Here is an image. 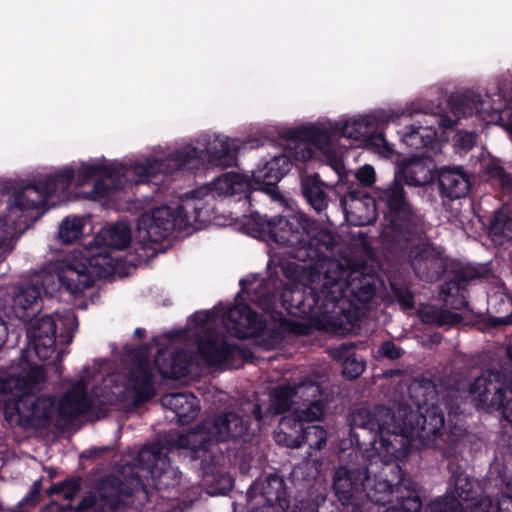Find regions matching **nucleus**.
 <instances>
[{
  "instance_id": "nucleus-1",
  "label": "nucleus",
  "mask_w": 512,
  "mask_h": 512,
  "mask_svg": "<svg viewBox=\"0 0 512 512\" xmlns=\"http://www.w3.org/2000/svg\"><path fill=\"white\" fill-rule=\"evenodd\" d=\"M262 239L286 248L290 260H281L279 268L292 286L310 287L323 281L324 262L332 254L337 241L326 229H319L311 218L302 213L288 217H268L251 212L247 220Z\"/></svg>"
},
{
  "instance_id": "nucleus-2",
  "label": "nucleus",
  "mask_w": 512,
  "mask_h": 512,
  "mask_svg": "<svg viewBox=\"0 0 512 512\" xmlns=\"http://www.w3.org/2000/svg\"><path fill=\"white\" fill-rule=\"evenodd\" d=\"M253 285V280L242 278L233 302L220 301L212 309L196 311L186 320H289L277 310L279 298L288 314L298 320H339L326 315V312L321 318L315 312V307L324 297L321 287L318 291V284L306 287L310 290L309 295L298 288L284 289L283 281L272 274L255 287Z\"/></svg>"
},
{
  "instance_id": "nucleus-3",
  "label": "nucleus",
  "mask_w": 512,
  "mask_h": 512,
  "mask_svg": "<svg viewBox=\"0 0 512 512\" xmlns=\"http://www.w3.org/2000/svg\"><path fill=\"white\" fill-rule=\"evenodd\" d=\"M98 175L101 177L91 191L93 199L108 198L124 189V181L116 168L95 163H83L76 175L73 168L64 167L34 183L16 188L9 197L7 212L0 217V245L10 230L23 233L29 229L39 218L34 212L44 207L47 199L57 192H67L75 177L76 185L81 187Z\"/></svg>"
},
{
  "instance_id": "nucleus-4",
  "label": "nucleus",
  "mask_w": 512,
  "mask_h": 512,
  "mask_svg": "<svg viewBox=\"0 0 512 512\" xmlns=\"http://www.w3.org/2000/svg\"><path fill=\"white\" fill-rule=\"evenodd\" d=\"M351 425L371 433L370 444L381 448L392 445L391 437L403 436L411 441H419L424 448L444 451L445 418L436 406H430L424 412L415 413L406 406H399L392 412L384 406L358 408L351 414Z\"/></svg>"
},
{
  "instance_id": "nucleus-5",
  "label": "nucleus",
  "mask_w": 512,
  "mask_h": 512,
  "mask_svg": "<svg viewBox=\"0 0 512 512\" xmlns=\"http://www.w3.org/2000/svg\"><path fill=\"white\" fill-rule=\"evenodd\" d=\"M93 242L95 246H84L75 250L69 262L61 267L58 279L70 292H83L93 286L97 279L114 275L116 259L110 250H124L131 243V229L124 222L102 228Z\"/></svg>"
},
{
  "instance_id": "nucleus-6",
  "label": "nucleus",
  "mask_w": 512,
  "mask_h": 512,
  "mask_svg": "<svg viewBox=\"0 0 512 512\" xmlns=\"http://www.w3.org/2000/svg\"><path fill=\"white\" fill-rule=\"evenodd\" d=\"M46 381L44 368L27 361L19 374L2 381L0 389L7 396L4 413L11 424L42 427L56 418L55 400L51 396H37Z\"/></svg>"
},
{
  "instance_id": "nucleus-7",
  "label": "nucleus",
  "mask_w": 512,
  "mask_h": 512,
  "mask_svg": "<svg viewBox=\"0 0 512 512\" xmlns=\"http://www.w3.org/2000/svg\"><path fill=\"white\" fill-rule=\"evenodd\" d=\"M382 283L380 276L366 264L345 269L339 262H331L325 269L321 292L326 302L339 309L345 320H361L354 303L369 302Z\"/></svg>"
},
{
  "instance_id": "nucleus-8",
  "label": "nucleus",
  "mask_w": 512,
  "mask_h": 512,
  "mask_svg": "<svg viewBox=\"0 0 512 512\" xmlns=\"http://www.w3.org/2000/svg\"><path fill=\"white\" fill-rule=\"evenodd\" d=\"M226 330L239 339L251 340L255 345L270 350L290 336L311 335L323 331L346 337L359 333L358 322H226Z\"/></svg>"
},
{
  "instance_id": "nucleus-9",
  "label": "nucleus",
  "mask_w": 512,
  "mask_h": 512,
  "mask_svg": "<svg viewBox=\"0 0 512 512\" xmlns=\"http://www.w3.org/2000/svg\"><path fill=\"white\" fill-rule=\"evenodd\" d=\"M422 226H417L411 234H396L383 238L382 245L392 260L400 266H407L420 280L433 282L443 272V261L433 244L417 242Z\"/></svg>"
},
{
  "instance_id": "nucleus-10",
  "label": "nucleus",
  "mask_w": 512,
  "mask_h": 512,
  "mask_svg": "<svg viewBox=\"0 0 512 512\" xmlns=\"http://www.w3.org/2000/svg\"><path fill=\"white\" fill-rule=\"evenodd\" d=\"M202 191L194 190L191 196L182 200L175 208L170 206L155 207L138 220L137 228L142 237L151 243L164 241L174 230L185 231L198 222L204 209Z\"/></svg>"
},
{
  "instance_id": "nucleus-11",
  "label": "nucleus",
  "mask_w": 512,
  "mask_h": 512,
  "mask_svg": "<svg viewBox=\"0 0 512 512\" xmlns=\"http://www.w3.org/2000/svg\"><path fill=\"white\" fill-rule=\"evenodd\" d=\"M372 201L375 209L383 214L387 222L381 233V240L394 238L396 234H411L417 226L423 225V217L409 201L399 176L394 175L390 183L375 187Z\"/></svg>"
},
{
  "instance_id": "nucleus-12",
  "label": "nucleus",
  "mask_w": 512,
  "mask_h": 512,
  "mask_svg": "<svg viewBox=\"0 0 512 512\" xmlns=\"http://www.w3.org/2000/svg\"><path fill=\"white\" fill-rule=\"evenodd\" d=\"M198 354L209 366L237 368L243 363L246 352L230 343L222 332L212 328L213 322H194Z\"/></svg>"
},
{
  "instance_id": "nucleus-13",
  "label": "nucleus",
  "mask_w": 512,
  "mask_h": 512,
  "mask_svg": "<svg viewBox=\"0 0 512 512\" xmlns=\"http://www.w3.org/2000/svg\"><path fill=\"white\" fill-rule=\"evenodd\" d=\"M198 354L209 366L237 368L243 363L246 352L230 343L222 332L212 328L213 322H194Z\"/></svg>"
},
{
  "instance_id": "nucleus-14",
  "label": "nucleus",
  "mask_w": 512,
  "mask_h": 512,
  "mask_svg": "<svg viewBox=\"0 0 512 512\" xmlns=\"http://www.w3.org/2000/svg\"><path fill=\"white\" fill-rule=\"evenodd\" d=\"M478 405L486 410L500 411L512 422V375L499 371H485L470 386Z\"/></svg>"
},
{
  "instance_id": "nucleus-15",
  "label": "nucleus",
  "mask_w": 512,
  "mask_h": 512,
  "mask_svg": "<svg viewBox=\"0 0 512 512\" xmlns=\"http://www.w3.org/2000/svg\"><path fill=\"white\" fill-rule=\"evenodd\" d=\"M200 151L195 147H187L175 151L167 159H148L145 163L134 166L137 183L151 182L157 184L164 180L165 175L175 171L193 169L199 163Z\"/></svg>"
},
{
  "instance_id": "nucleus-16",
  "label": "nucleus",
  "mask_w": 512,
  "mask_h": 512,
  "mask_svg": "<svg viewBox=\"0 0 512 512\" xmlns=\"http://www.w3.org/2000/svg\"><path fill=\"white\" fill-rule=\"evenodd\" d=\"M284 138L295 162L304 164L314 156L311 146L323 151L329 148L332 131L315 125L299 126L285 131Z\"/></svg>"
},
{
  "instance_id": "nucleus-17",
  "label": "nucleus",
  "mask_w": 512,
  "mask_h": 512,
  "mask_svg": "<svg viewBox=\"0 0 512 512\" xmlns=\"http://www.w3.org/2000/svg\"><path fill=\"white\" fill-rule=\"evenodd\" d=\"M147 355L145 347H139L129 353L128 361L131 362V367L126 376L123 397L134 395L138 401H145L154 395L152 365Z\"/></svg>"
},
{
  "instance_id": "nucleus-18",
  "label": "nucleus",
  "mask_w": 512,
  "mask_h": 512,
  "mask_svg": "<svg viewBox=\"0 0 512 512\" xmlns=\"http://www.w3.org/2000/svg\"><path fill=\"white\" fill-rule=\"evenodd\" d=\"M492 274L490 263L462 264L452 265L447 279L441 286V294L446 297H460L461 305L466 304L468 285L478 279H487Z\"/></svg>"
},
{
  "instance_id": "nucleus-19",
  "label": "nucleus",
  "mask_w": 512,
  "mask_h": 512,
  "mask_svg": "<svg viewBox=\"0 0 512 512\" xmlns=\"http://www.w3.org/2000/svg\"><path fill=\"white\" fill-rule=\"evenodd\" d=\"M392 297L400 306V309L407 315L412 316L415 312L418 320H464L461 314L437 308L433 305L421 304L415 309V297L413 292L404 284H399L396 279H389Z\"/></svg>"
},
{
  "instance_id": "nucleus-20",
  "label": "nucleus",
  "mask_w": 512,
  "mask_h": 512,
  "mask_svg": "<svg viewBox=\"0 0 512 512\" xmlns=\"http://www.w3.org/2000/svg\"><path fill=\"white\" fill-rule=\"evenodd\" d=\"M293 162L295 159L288 147L285 153L266 161L262 167L252 172L256 189L269 195L276 193L277 184L290 171Z\"/></svg>"
},
{
  "instance_id": "nucleus-21",
  "label": "nucleus",
  "mask_w": 512,
  "mask_h": 512,
  "mask_svg": "<svg viewBox=\"0 0 512 512\" xmlns=\"http://www.w3.org/2000/svg\"><path fill=\"white\" fill-rule=\"evenodd\" d=\"M395 176H399L409 186H424L436 178L435 165L430 157L414 155L404 158L398 164Z\"/></svg>"
},
{
  "instance_id": "nucleus-22",
  "label": "nucleus",
  "mask_w": 512,
  "mask_h": 512,
  "mask_svg": "<svg viewBox=\"0 0 512 512\" xmlns=\"http://www.w3.org/2000/svg\"><path fill=\"white\" fill-rule=\"evenodd\" d=\"M440 194L451 200L464 198L471 189V177L461 166H443L436 169Z\"/></svg>"
},
{
  "instance_id": "nucleus-23",
  "label": "nucleus",
  "mask_w": 512,
  "mask_h": 512,
  "mask_svg": "<svg viewBox=\"0 0 512 512\" xmlns=\"http://www.w3.org/2000/svg\"><path fill=\"white\" fill-rule=\"evenodd\" d=\"M129 494L130 492L124 491L120 487L119 480L116 478L108 479L101 482L99 485L98 498L94 495H89L85 497L77 507H75V509L85 510L88 508H94V510L100 512H112L121 503L122 496Z\"/></svg>"
},
{
  "instance_id": "nucleus-24",
  "label": "nucleus",
  "mask_w": 512,
  "mask_h": 512,
  "mask_svg": "<svg viewBox=\"0 0 512 512\" xmlns=\"http://www.w3.org/2000/svg\"><path fill=\"white\" fill-rule=\"evenodd\" d=\"M209 419L204 420L195 428L184 434L178 435L171 441V448L190 450L193 458L199 457V452H207L212 445L217 443L213 435Z\"/></svg>"
},
{
  "instance_id": "nucleus-25",
  "label": "nucleus",
  "mask_w": 512,
  "mask_h": 512,
  "mask_svg": "<svg viewBox=\"0 0 512 512\" xmlns=\"http://www.w3.org/2000/svg\"><path fill=\"white\" fill-rule=\"evenodd\" d=\"M91 405L83 379L75 382L62 396L56 407V417L67 421L84 413Z\"/></svg>"
},
{
  "instance_id": "nucleus-26",
  "label": "nucleus",
  "mask_w": 512,
  "mask_h": 512,
  "mask_svg": "<svg viewBox=\"0 0 512 512\" xmlns=\"http://www.w3.org/2000/svg\"><path fill=\"white\" fill-rule=\"evenodd\" d=\"M209 421L217 443L240 439L249 428L248 421L234 411L221 413Z\"/></svg>"
},
{
  "instance_id": "nucleus-27",
  "label": "nucleus",
  "mask_w": 512,
  "mask_h": 512,
  "mask_svg": "<svg viewBox=\"0 0 512 512\" xmlns=\"http://www.w3.org/2000/svg\"><path fill=\"white\" fill-rule=\"evenodd\" d=\"M252 490L262 494L268 506L278 504L284 512H297L299 509L286 495L284 480L277 475H268L263 479H258Z\"/></svg>"
},
{
  "instance_id": "nucleus-28",
  "label": "nucleus",
  "mask_w": 512,
  "mask_h": 512,
  "mask_svg": "<svg viewBox=\"0 0 512 512\" xmlns=\"http://www.w3.org/2000/svg\"><path fill=\"white\" fill-rule=\"evenodd\" d=\"M25 329L37 357L50 358L55 351L56 322H26Z\"/></svg>"
},
{
  "instance_id": "nucleus-29",
  "label": "nucleus",
  "mask_w": 512,
  "mask_h": 512,
  "mask_svg": "<svg viewBox=\"0 0 512 512\" xmlns=\"http://www.w3.org/2000/svg\"><path fill=\"white\" fill-rule=\"evenodd\" d=\"M474 484L466 477L459 476L455 482V496H448L431 503V512H462L461 501H470L475 498Z\"/></svg>"
},
{
  "instance_id": "nucleus-30",
  "label": "nucleus",
  "mask_w": 512,
  "mask_h": 512,
  "mask_svg": "<svg viewBox=\"0 0 512 512\" xmlns=\"http://www.w3.org/2000/svg\"><path fill=\"white\" fill-rule=\"evenodd\" d=\"M161 403L176 414L181 424L189 423L199 412L197 398L189 393L167 394L162 397Z\"/></svg>"
},
{
  "instance_id": "nucleus-31",
  "label": "nucleus",
  "mask_w": 512,
  "mask_h": 512,
  "mask_svg": "<svg viewBox=\"0 0 512 512\" xmlns=\"http://www.w3.org/2000/svg\"><path fill=\"white\" fill-rule=\"evenodd\" d=\"M328 186L321 180L317 173L301 177V193L306 202L318 213L327 209L329 197L326 189Z\"/></svg>"
},
{
  "instance_id": "nucleus-32",
  "label": "nucleus",
  "mask_w": 512,
  "mask_h": 512,
  "mask_svg": "<svg viewBox=\"0 0 512 512\" xmlns=\"http://www.w3.org/2000/svg\"><path fill=\"white\" fill-rule=\"evenodd\" d=\"M330 356L342 366V375L350 380L358 378L365 370V362L354 353L353 343H343L329 349Z\"/></svg>"
},
{
  "instance_id": "nucleus-33",
  "label": "nucleus",
  "mask_w": 512,
  "mask_h": 512,
  "mask_svg": "<svg viewBox=\"0 0 512 512\" xmlns=\"http://www.w3.org/2000/svg\"><path fill=\"white\" fill-rule=\"evenodd\" d=\"M294 392L292 386L278 387L270 396L269 404L263 407L262 404H256L253 409L255 419L261 420L264 415H277L289 410L294 403Z\"/></svg>"
},
{
  "instance_id": "nucleus-34",
  "label": "nucleus",
  "mask_w": 512,
  "mask_h": 512,
  "mask_svg": "<svg viewBox=\"0 0 512 512\" xmlns=\"http://www.w3.org/2000/svg\"><path fill=\"white\" fill-rule=\"evenodd\" d=\"M205 149L208 154V161L213 166L225 168L236 164V147L230 145L227 137L214 136L213 139L208 140Z\"/></svg>"
},
{
  "instance_id": "nucleus-35",
  "label": "nucleus",
  "mask_w": 512,
  "mask_h": 512,
  "mask_svg": "<svg viewBox=\"0 0 512 512\" xmlns=\"http://www.w3.org/2000/svg\"><path fill=\"white\" fill-rule=\"evenodd\" d=\"M138 462L154 479H160L171 472L170 463L159 446L143 448L138 454Z\"/></svg>"
},
{
  "instance_id": "nucleus-36",
  "label": "nucleus",
  "mask_w": 512,
  "mask_h": 512,
  "mask_svg": "<svg viewBox=\"0 0 512 512\" xmlns=\"http://www.w3.org/2000/svg\"><path fill=\"white\" fill-rule=\"evenodd\" d=\"M154 366L164 377L180 378L187 374L188 368L185 360L179 353L170 349H163L158 352L154 360Z\"/></svg>"
},
{
  "instance_id": "nucleus-37",
  "label": "nucleus",
  "mask_w": 512,
  "mask_h": 512,
  "mask_svg": "<svg viewBox=\"0 0 512 512\" xmlns=\"http://www.w3.org/2000/svg\"><path fill=\"white\" fill-rule=\"evenodd\" d=\"M414 495L412 492L407 491V495L403 493V485L398 482L395 485L390 484L386 479H380L375 482L373 487L368 491V497L376 504L385 505L393 502L395 495L399 506L401 502L409 495Z\"/></svg>"
},
{
  "instance_id": "nucleus-38",
  "label": "nucleus",
  "mask_w": 512,
  "mask_h": 512,
  "mask_svg": "<svg viewBox=\"0 0 512 512\" xmlns=\"http://www.w3.org/2000/svg\"><path fill=\"white\" fill-rule=\"evenodd\" d=\"M377 119L373 116H363L352 121H346L339 128L336 127L338 135L364 142L371 128L376 127Z\"/></svg>"
},
{
  "instance_id": "nucleus-39",
  "label": "nucleus",
  "mask_w": 512,
  "mask_h": 512,
  "mask_svg": "<svg viewBox=\"0 0 512 512\" xmlns=\"http://www.w3.org/2000/svg\"><path fill=\"white\" fill-rule=\"evenodd\" d=\"M451 110L457 117H468L478 112L483 105L480 95L462 94L457 97H450Z\"/></svg>"
},
{
  "instance_id": "nucleus-40",
  "label": "nucleus",
  "mask_w": 512,
  "mask_h": 512,
  "mask_svg": "<svg viewBox=\"0 0 512 512\" xmlns=\"http://www.w3.org/2000/svg\"><path fill=\"white\" fill-rule=\"evenodd\" d=\"M489 233L495 241L502 243L512 240V218L502 211L494 213L489 226Z\"/></svg>"
},
{
  "instance_id": "nucleus-41",
  "label": "nucleus",
  "mask_w": 512,
  "mask_h": 512,
  "mask_svg": "<svg viewBox=\"0 0 512 512\" xmlns=\"http://www.w3.org/2000/svg\"><path fill=\"white\" fill-rule=\"evenodd\" d=\"M357 478L354 472L346 468H339L334 474V488L337 495L341 500H348L353 492L354 486L357 483Z\"/></svg>"
},
{
  "instance_id": "nucleus-42",
  "label": "nucleus",
  "mask_w": 512,
  "mask_h": 512,
  "mask_svg": "<svg viewBox=\"0 0 512 512\" xmlns=\"http://www.w3.org/2000/svg\"><path fill=\"white\" fill-rule=\"evenodd\" d=\"M83 224L79 218H65L59 226L58 238L64 244H71L82 235Z\"/></svg>"
},
{
  "instance_id": "nucleus-43",
  "label": "nucleus",
  "mask_w": 512,
  "mask_h": 512,
  "mask_svg": "<svg viewBox=\"0 0 512 512\" xmlns=\"http://www.w3.org/2000/svg\"><path fill=\"white\" fill-rule=\"evenodd\" d=\"M294 396L302 403H310L313 400H321V389L320 386L313 382L307 381L300 383L296 386H292Z\"/></svg>"
},
{
  "instance_id": "nucleus-44",
  "label": "nucleus",
  "mask_w": 512,
  "mask_h": 512,
  "mask_svg": "<svg viewBox=\"0 0 512 512\" xmlns=\"http://www.w3.org/2000/svg\"><path fill=\"white\" fill-rule=\"evenodd\" d=\"M302 438L311 448L321 450L326 445L327 433L321 426L313 425L305 428Z\"/></svg>"
},
{
  "instance_id": "nucleus-45",
  "label": "nucleus",
  "mask_w": 512,
  "mask_h": 512,
  "mask_svg": "<svg viewBox=\"0 0 512 512\" xmlns=\"http://www.w3.org/2000/svg\"><path fill=\"white\" fill-rule=\"evenodd\" d=\"M324 414V405L321 400H313L310 403H302V407L297 409V415L304 422L320 420Z\"/></svg>"
},
{
  "instance_id": "nucleus-46",
  "label": "nucleus",
  "mask_w": 512,
  "mask_h": 512,
  "mask_svg": "<svg viewBox=\"0 0 512 512\" xmlns=\"http://www.w3.org/2000/svg\"><path fill=\"white\" fill-rule=\"evenodd\" d=\"M231 184H232V195L237 194H248L256 189V184L253 180V174L251 177H248L244 174H239L235 172H231Z\"/></svg>"
},
{
  "instance_id": "nucleus-47",
  "label": "nucleus",
  "mask_w": 512,
  "mask_h": 512,
  "mask_svg": "<svg viewBox=\"0 0 512 512\" xmlns=\"http://www.w3.org/2000/svg\"><path fill=\"white\" fill-rule=\"evenodd\" d=\"M79 490L80 483L78 480H67L62 483L53 485L49 490V494H59L65 500L70 501L75 497Z\"/></svg>"
},
{
  "instance_id": "nucleus-48",
  "label": "nucleus",
  "mask_w": 512,
  "mask_h": 512,
  "mask_svg": "<svg viewBox=\"0 0 512 512\" xmlns=\"http://www.w3.org/2000/svg\"><path fill=\"white\" fill-rule=\"evenodd\" d=\"M303 423V419H301V417L297 415L296 410L293 414L282 417V419L280 420L279 427L282 430H287L300 437L305 430L303 428Z\"/></svg>"
},
{
  "instance_id": "nucleus-49",
  "label": "nucleus",
  "mask_w": 512,
  "mask_h": 512,
  "mask_svg": "<svg viewBox=\"0 0 512 512\" xmlns=\"http://www.w3.org/2000/svg\"><path fill=\"white\" fill-rule=\"evenodd\" d=\"M420 135H422L421 125H410L409 127H406V131L403 134L402 140L407 146L413 149H422L423 142L422 138H420Z\"/></svg>"
},
{
  "instance_id": "nucleus-50",
  "label": "nucleus",
  "mask_w": 512,
  "mask_h": 512,
  "mask_svg": "<svg viewBox=\"0 0 512 512\" xmlns=\"http://www.w3.org/2000/svg\"><path fill=\"white\" fill-rule=\"evenodd\" d=\"M421 501L416 495H409L401 502V509L397 506L389 507L386 512H418L421 509Z\"/></svg>"
},
{
  "instance_id": "nucleus-51",
  "label": "nucleus",
  "mask_w": 512,
  "mask_h": 512,
  "mask_svg": "<svg viewBox=\"0 0 512 512\" xmlns=\"http://www.w3.org/2000/svg\"><path fill=\"white\" fill-rule=\"evenodd\" d=\"M275 440L277 443L290 448H299L302 444V440L298 435L287 430H282L280 427L279 430L275 432Z\"/></svg>"
},
{
  "instance_id": "nucleus-52",
  "label": "nucleus",
  "mask_w": 512,
  "mask_h": 512,
  "mask_svg": "<svg viewBox=\"0 0 512 512\" xmlns=\"http://www.w3.org/2000/svg\"><path fill=\"white\" fill-rule=\"evenodd\" d=\"M378 126L375 128H371L367 137L364 140V143L369 147H374L376 149H385L388 148V143L386 138L382 132L377 131Z\"/></svg>"
},
{
  "instance_id": "nucleus-53",
  "label": "nucleus",
  "mask_w": 512,
  "mask_h": 512,
  "mask_svg": "<svg viewBox=\"0 0 512 512\" xmlns=\"http://www.w3.org/2000/svg\"><path fill=\"white\" fill-rule=\"evenodd\" d=\"M214 190L220 195L232 196L231 172L224 173L213 182Z\"/></svg>"
},
{
  "instance_id": "nucleus-54",
  "label": "nucleus",
  "mask_w": 512,
  "mask_h": 512,
  "mask_svg": "<svg viewBox=\"0 0 512 512\" xmlns=\"http://www.w3.org/2000/svg\"><path fill=\"white\" fill-rule=\"evenodd\" d=\"M356 178L363 187H371L376 180L375 170L371 165H364L357 171Z\"/></svg>"
},
{
  "instance_id": "nucleus-55",
  "label": "nucleus",
  "mask_w": 512,
  "mask_h": 512,
  "mask_svg": "<svg viewBox=\"0 0 512 512\" xmlns=\"http://www.w3.org/2000/svg\"><path fill=\"white\" fill-rule=\"evenodd\" d=\"M490 176L498 181L502 189H510L512 187L511 176L505 171L503 167H494L490 170Z\"/></svg>"
},
{
  "instance_id": "nucleus-56",
  "label": "nucleus",
  "mask_w": 512,
  "mask_h": 512,
  "mask_svg": "<svg viewBox=\"0 0 512 512\" xmlns=\"http://www.w3.org/2000/svg\"><path fill=\"white\" fill-rule=\"evenodd\" d=\"M421 133L420 138H422L423 148H432L437 136V130L432 126L421 125Z\"/></svg>"
},
{
  "instance_id": "nucleus-57",
  "label": "nucleus",
  "mask_w": 512,
  "mask_h": 512,
  "mask_svg": "<svg viewBox=\"0 0 512 512\" xmlns=\"http://www.w3.org/2000/svg\"><path fill=\"white\" fill-rule=\"evenodd\" d=\"M379 352L382 356L387 357L389 359H397L402 355V351L399 347L395 346L390 341H385L380 349Z\"/></svg>"
},
{
  "instance_id": "nucleus-58",
  "label": "nucleus",
  "mask_w": 512,
  "mask_h": 512,
  "mask_svg": "<svg viewBox=\"0 0 512 512\" xmlns=\"http://www.w3.org/2000/svg\"><path fill=\"white\" fill-rule=\"evenodd\" d=\"M469 512H495V504L489 497H483L471 506Z\"/></svg>"
},
{
  "instance_id": "nucleus-59",
  "label": "nucleus",
  "mask_w": 512,
  "mask_h": 512,
  "mask_svg": "<svg viewBox=\"0 0 512 512\" xmlns=\"http://www.w3.org/2000/svg\"><path fill=\"white\" fill-rule=\"evenodd\" d=\"M495 512H512V496L504 494L495 503Z\"/></svg>"
},
{
  "instance_id": "nucleus-60",
  "label": "nucleus",
  "mask_w": 512,
  "mask_h": 512,
  "mask_svg": "<svg viewBox=\"0 0 512 512\" xmlns=\"http://www.w3.org/2000/svg\"><path fill=\"white\" fill-rule=\"evenodd\" d=\"M40 490H41V483H40V481H36L33 484L29 494L23 499V501L21 503H23V505L24 504H35L38 500Z\"/></svg>"
},
{
  "instance_id": "nucleus-61",
  "label": "nucleus",
  "mask_w": 512,
  "mask_h": 512,
  "mask_svg": "<svg viewBox=\"0 0 512 512\" xmlns=\"http://www.w3.org/2000/svg\"><path fill=\"white\" fill-rule=\"evenodd\" d=\"M408 115V116H412V114L408 111H405V110H402L401 112H394V111H390L388 112L387 114H385V117L382 119L383 121L385 122H395L396 120H398L400 118V116H404V115Z\"/></svg>"
},
{
  "instance_id": "nucleus-62",
  "label": "nucleus",
  "mask_w": 512,
  "mask_h": 512,
  "mask_svg": "<svg viewBox=\"0 0 512 512\" xmlns=\"http://www.w3.org/2000/svg\"><path fill=\"white\" fill-rule=\"evenodd\" d=\"M348 197L351 199V200H360L362 197L363 198H366V193H364L362 190H360L359 188H351L349 191H348Z\"/></svg>"
},
{
  "instance_id": "nucleus-63",
  "label": "nucleus",
  "mask_w": 512,
  "mask_h": 512,
  "mask_svg": "<svg viewBox=\"0 0 512 512\" xmlns=\"http://www.w3.org/2000/svg\"><path fill=\"white\" fill-rule=\"evenodd\" d=\"M439 124L445 128H452L455 125V121L449 117H441Z\"/></svg>"
},
{
  "instance_id": "nucleus-64",
  "label": "nucleus",
  "mask_w": 512,
  "mask_h": 512,
  "mask_svg": "<svg viewBox=\"0 0 512 512\" xmlns=\"http://www.w3.org/2000/svg\"><path fill=\"white\" fill-rule=\"evenodd\" d=\"M252 512H275L274 506L263 505L262 507L256 508Z\"/></svg>"
}]
</instances>
